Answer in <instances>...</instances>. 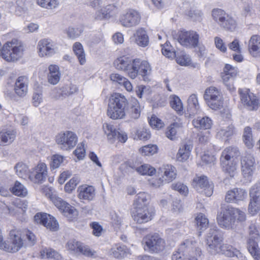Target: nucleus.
<instances>
[{
    "instance_id": "obj_1",
    "label": "nucleus",
    "mask_w": 260,
    "mask_h": 260,
    "mask_svg": "<svg viewBox=\"0 0 260 260\" xmlns=\"http://www.w3.org/2000/svg\"><path fill=\"white\" fill-rule=\"evenodd\" d=\"M127 105L128 101L124 95L120 93H114L109 100L107 115L113 120L125 118Z\"/></svg>"
},
{
    "instance_id": "obj_2",
    "label": "nucleus",
    "mask_w": 260,
    "mask_h": 260,
    "mask_svg": "<svg viewBox=\"0 0 260 260\" xmlns=\"http://www.w3.org/2000/svg\"><path fill=\"white\" fill-rule=\"evenodd\" d=\"M223 240V233L217 227L211 228L206 237L207 250L212 254L219 253Z\"/></svg>"
},
{
    "instance_id": "obj_3",
    "label": "nucleus",
    "mask_w": 260,
    "mask_h": 260,
    "mask_svg": "<svg viewBox=\"0 0 260 260\" xmlns=\"http://www.w3.org/2000/svg\"><path fill=\"white\" fill-rule=\"evenodd\" d=\"M220 212L217 215V220L219 226L225 229H234L235 216L233 215V207L222 205Z\"/></svg>"
},
{
    "instance_id": "obj_4",
    "label": "nucleus",
    "mask_w": 260,
    "mask_h": 260,
    "mask_svg": "<svg viewBox=\"0 0 260 260\" xmlns=\"http://www.w3.org/2000/svg\"><path fill=\"white\" fill-rule=\"evenodd\" d=\"M204 98L208 106L213 110H216L222 107V96L218 90L215 87L211 86L205 91Z\"/></svg>"
},
{
    "instance_id": "obj_5",
    "label": "nucleus",
    "mask_w": 260,
    "mask_h": 260,
    "mask_svg": "<svg viewBox=\"0 0 260 260\" xmlns=\"http://www.w3.org/2000/svg\"><path fill=\"white\" fill-rule=\"evenodd\" d=\"M77 141L76 135L71 131L60 133L56 136V142L60 148L63 150L73 149L76 146Z\"/></svg>"
},
{
    "instance_id": "obj_6",
    "label": "nucleus",
    "mask_w": 260,
    "mask_h": 260,
    "mask_svg": "<svg viewBox=\"0 0 260 260\" xmlns=\"http://www.w3.org/2000/svg\"><path fill=\"white\" fill-rule=\"evenodd\" d=\"M151 70V67L147 61L139 58L134 59L128 77L132 79H135L139 75L145 77L150 73Z\"/></svg>"
},
{
    "instance_id": "obj_7",
    "label": "nucleus",
    "mask_w": 260,
    "mask_h": 260,
    "mask_svg": "<svg viewBox=\"0 0 260 260\" xmlns=\"http://www.w3.org/2000/svg\"><path fill=\"white\" fill-rule=\"evenodd\" d=\"M177 37L178 42L184 47L192 48H196L198 45L199 35L196 31H180Z\"/></svg>"
},
{
    "instance_id": "obj_8",
    "label": "nucleus",
    "mask_w": 260,
    "mask_h": 260,
    "mask_svg": "<svg viewBox=\"0 0 260 260\" xmlns=\"http://www.w3.org/2000/svg\"><path fill=\"white\" fill-rule=\"evenodd\" d=\"M240 100L243 106L248 110H256L259 105L258 98L248 89H239Z\"/></svg>"
},
{
    "instance_id": "obj_9",
    "label": "nucleus",
    "mask_w": 260,
    "mask_h": 260,
    "mask_svg": "<svg viewBox=\"0 0 260 260\" xmlns=\"http://www.w3.org/2000/svg\"><path fill=\"white\" fill-rule=\"evenodd\" d=\"M249 196L248 212L251 215H255L260 210V182L256 183L251 187Z\"/></svg>"
},
{
    "instance_id": "obj_10",
    "label": "nucleus",
    "mask_w": 260,
    "mask_h": 260,
    "mask_svg": "<svg viewBox=\"0 0 260 260\" xmlns=\"http://www.w3.org/2000/svg\"><path fill=\"white\" fill-rule=\"evenodd\" d=\"M103 128L111 143H113L116 140L124 143L127 139L126 133L119 128L116 129L113 125L105 123L103 125Z\"/></svg>"
},
{
    "instance_id": "obj_11",
    "label": "nucleus",
    "mask_w": 260,
    "mask_h": 260,
    "mask_svg": "<svg viewBox=\"0 0 260 260\" xmlns=\"http://www.w3.org/2000/svg\"><path fill=\"white\" fill-rule=\"evenodd\" d=\"M143 241L151 252L158 253L162 251L165 247V242L158 234L146 236Z\"/></svg>"
},
{
    "instance_id": "obj_12",
    "label": "nucleus",
    "mask_w": 260,
    "mask_h": 260,
    "mask_svg": "<svg viewBox=\"0 0 260 260\" xmlns=\"http://www.w3.org/2000/svg\"><path fill=\"white\" fill-rule=\"evenodd\" d=\"M36 222L40 223L51 231H57L59 225L55 218L50 214L44 213H38L34 216Z\"/></svg>"
},
{
    "instance_id": "obj_13",
    "label": "nucleus",
    "mask_w": 260,
    "mask_h": 260,
    "mask_svg": "<svg viewBox=\"0 0 260 260\" xmlns=\"http://www.w3.org/2000/svg\"><path fill=\"white\" fill-rule=\"evenodd\" d=\"M36 222L40 223L51 231H57L59 225L55 218L50 214L44 213H38L34 216Z\"/></svg>"
},
{
    "instance_id": "obj_14",
    "label": "nucleus",
    "mask_w": 260,
    "mask_h": 260,
    "mask_svg": "<svg viewBox=\"0 0 260 260\" xmlns=\"http://www.w3.org/2000/svg\"><path fill=\"white\" fill-rule=\"evenodd\" d=\"M141 18V15L138 12L133 9H130L121 15L120 22L123 26L131 27L138 25Z\"/></svg>"
},
{
    "instance_id": "obj_15",
    "label": "nucleus",
    "mask_w": 260,
    "mask_h": 260,
    "mask_svg": "<svg viewBox=\"0 0 260 260\" xmlns=\"http://www.w3.org/2000/svg\"><path fill=\"white\" fill-rule=\"evenodd\" d=\"M67 246L69 249L75 253L82 254L84 255L90 257H96V252L91 250L88 246H85L82 243L72 239L68 241Z\"/></svg>"
},
{
    "instance_id": "obj_16",
    "label": "nucleus",
    "mask_w": 260,
    "mask_h": 260,
    "mask_svg": "<svg viewBox=\"0 0 260 260\" xmlns=\"http://www.w3.org/2000/svg\"><path fill=\"white\" fill-rule=\"evenodd\" d=\"M10 244L6 243L5 251L10 252H17L24 245L20 232L16 230H12L10 233Z\"/></svg>"
},
{
    "instance_id": "obj_17",
    "label": "nucleus",
    "mask_w": 260,
    "mask_h": 260,
    "mask_svg": "<svg viewBox=\"0 0 260 260\" xmlns=\"http://www.w3.org/2000/svg\"><path fill=\"white\" fill-rule=\"evenodd\" d=\"M133 213L134 220L138 223H143L151 220L154 214L152 208H134Z\"/></svg>"
},
{
    "instance_id": "obj_18",
    "label": "nucleus",
    "mask_w": 260,
    "mask_h": 260,
    "mask_svg": "<svg viewBox=\"0 0 260 260\" xmlns=\"http://www.w3.org/2000/svg\"><path fill=\"white\" fill-rule=\"evenodd\" d=\"M242 171L244 177H248L252 175L255 170V161L253 156L251 154H247L241 158Z\"/></svg>"
},
{
    "instance_id": "obj_19",
    "label": "nucleus",
    "mask_w": 260,
    "mask_h": 260,
    "mask_svg": "<svg viewBox=\"0 0 260 260\" xmlns=\"http://www.w3.org/2000/svg\"><path fill=\"white\" fill-rule=\"evenodd\" d=\"M53 203L59 211L67 217L71 218L77 215V210L61 198L54 199Z\"/></svg>"
},
{
    "instance_id": "obj_20",
    "label": "nucleus",
    "mask_w": 260,
    "mask_h": 260,
    "mask_svg": "<svg viewBox=\"0 0 260 260\" xmlns=\"http://www.w3.org/2000/svg\"><path fill=\"white\" fill-rule=\"evenodd\" d=\"M247 196L246 191L241 188H234L227 191L225 200L227 203H238L244 201Z\"/></svg>"
},
{
    "instance_id": "obj_21",
    "label": "nucleus",
    "mask_w": 260,
    "mask_h": 260,
    "mask_svg": "<svg viewBox=\"0 0 260 260\" xmlns=\"http://www.w3.org/2000/svg\"><path fill=\"white\" fill-rule=\"evenodd\" d=\"M196 188L197 190L205 194L207 197H210L213 191V185L212 182L210 183L207 177L203 176L198 178Z\"/></svg>"
},
{
    "instance_id": "obj_22",
    "label": "nucleus",
    "mask_w": 260,
    "mask_h": 260,
    "mask_svg": "<svg viewBox=\"0 0 260 260\" xmlns=\"http://www.w3.org/2000/svg\"><path fill=\"white\" fill-rule=\"evenodd\" d=\"M55 45L52 41L48 39L40 40L38 43L40 55L51 56L55 52Z\"/></svg>"
},
{
    "instance_id": "obj_23",
    "label": "nucleus",
    "mask_w": 260,
    "mask_h": 260,
    "mask_svg": "<svg viewBox=\"0 0 260 260\" xmlns=\"http://www.w3.org/2000/svg\"><path fill=\"white\" fill-rule=\"evenodd\" d=\"M192 241L185 240L182 243L178 250L174 252L172 256V260H185V254L192 248Z\"/></svg>"
},
{
    "instance_id": "obj_24",
    "label": "nucleus",
    "mask_w": 260,
    "mask_h": 260,
    "mask_svg": "<svg viewBox=\"0 0 260 260\" xmlns=\"http://www.w3.org/2000/svg\"><path fill=\"white\" fill-rule=\"evenodd\" d=\"M249 54L253 57H260V36L254 35L251 37L248 45Z\"/></svg>"
},
{
    "instance_id": "obj_25",
    "label": "nucleus",
    "mask_w": 260,
    "mask_h": 260,
    "mask_svg": "<svg viewBox=\"0 0 260 260\" xmlns=\"http://www.w3.org/2000/svg\"><path fill=\"white\" fill-rule=\"evenodd\" d=\"M80 199L91 201L95 197V188L93 186L86 184L80 186L77 190Z\"/></svg>"
},
{
    "instance_id": "obj_26",
    "label": "nucleus",
    "mask_w": 260,
    "mask_h": 260,
    "mask_svg": "<svg viewBox=\"0 0 260 260\" xmlns=\"http://www.w3.org/2000/svg\"><path fill=\"white\" fill-rule=\"evenodd\" d=\"M77 90V86L71 83L63 85L57 90L55 98L57 100H63L64 98L76 93Z\"/></svg>"
},
{
    "instance_id": "obj_27",
    "label": "nucleus",
    "mask_w": 260,
    "mask_h": 260,
    "mask_svg": "<svg viewBox=\"0 0 260 260\" xmlns=\"http://www.w3.org/2000/svg\"><path fill=\"white\" fill-rule=\"evenodd\" d=\"M133 62V59L123 56L117 58L114 61V64L117 70L125 72L128 76L129 71H131V66Z\"/></svg>"
},
{
    "instance_id": "obj_28",
    "label": "nucleus",
    "mask_w": 260,
    "mask_h": 260,
    "mask_svg": "<svg viewBox=\"0 0 260 260\" xmlns=\"http://www.w3.org/2000/svg\"><path fill=\"white\" fill-rule=\"evenodd\" d=\"M28 79L25 76L18 78L15 84V92L20 97H23L27 92Z\"/></svg>"
},
{
    "instance_id": "obj_29",
    "label": "nucleus",
    "mask_w": 260,
    "mask_h": 260,
    "mask_svg": "<svg viewBox=\"0 0 260 260\" xmlns=\"http://www.w3.org/2000/svg\"><path fill=\"white\" fill-rule=\"evenodd\" d=\"M140 107L138 101L134 99L130 103L128 102L126 107V115H128L130 117L137 119L140 115Z\"/></svg>"
},
{
    "instance_id": "obj_30",
    "label": "nucleus",
    "mask_w": 260,
    "mask_h": 260,
    "mask_svg": "<svg viewBox=\"0 0 260 260\" xmlns=\"http://www.w3.org/2000/svg\"><path fill=\"white\" fill-rule=\"evenodd\" d=\"M159 171L164 173L162 178L167 182L172 181L176 177V168L172 165H164Z\"/></svg>"
},
{
    "instance_id": "obj_31",
    "label": "nucleus",
    "mask_w": 260,
    "mask_h": 260,
    "mask_svg": "<svg viewBox=\"0 0 260 260\" xmlns=\"http://www.w3.org/2000/svg\"><path fill=\"white\" fill-rule=\"evenodd\" d=\"M135 41L139 46L145 47L149 44V38L145 29L142 28L138 29L134 35Z\"/></svg>"
},
{
    "instance_id": "obj_32",
    "label": "nucleus",
    "mask_w": 260,
    "mask_h": 260,
    "mask_svg": "<svg viewBox=\"0 0 260 260\" xmlns=\"http://www.w3.org/2000/svg\"><path fill=\"white\" fill-rule=\"evenodd\" d=\"M149 199L150 196L147 193L145 192H139L135 197L133 203L134 207L149 208L148 206Z\"/></svg>"
},
{
    "instance_id": "obj_33",
    "label": "nucleus",
    "mask_w": 260,
    "mask_h": 260,
    "mask_svg": "<svg viewBox=\"0 0 260 260\" xmlns=\"http://www.w3.org/2000/svg\"><path fill=\"white\" fill-rule=\"evenodd\" d=\"M220 162L223 171L230 177H233L236 171V164L234 161L220 158Z\"/></svg>"
},
{
    "instance_id": "obj_34",
    "label": "nucleus",
    "mask_w": 260,
    "mask_h": 260,
    "mask_svg": "<svg viewBox=\"0 0 260 260\" xmlns=\"http://www.w3.org/2000/svg\"><path fill=\"white\" fill-rule=\"evenodd\" d=\"M240 155V152L238 147L236 146H230L225 148L221 155L220 158L234 161Z\"/></svg>"
},
{
    "instance_id": "obj_35",
    "label": "nucleus",
    "mask_w": 260,
    "mask_h": 260,
    "mask_svg": "<svg viewBox=\"0 0 260 260\" xmlns=\"http://www.w3.org/2000/svg\"><path fill=\"white\" fill-rule=\"evenodd\" d=\"M128 253V249L123 245H115L110 250V254L117 259L124 257Z\"/></svg>"
},
{
    "instance_id": "obj_36",
    "label": "nucleus",
    "mask_w": 260,
    "mask_h": 260,
    "mask_svg": "<svg viewBox=\"0 0 260 260\" xmlns=\"http://www.w3.org/2000/svg\"><path fill=\"white\" fill-rule=\"evenodd\" d=\"M49 73L48 75L49 83L53 85L56 84L60 80V73L59 67L56 65H50L49 67Z\"/></svg>"
},
{
    "instance_id": "obj_37",
    "label": "nucleus",
    "mask_w": 260,
    "mask_h": 260,
    "mask_svg": "<svg viewBox=\"0 0 260 260\" xmlns=\"http://www.w3.org/2000/svg\"><path fill=\"white\" fill-rule=\"evenodd\" d=\"M192 124L196 128L206 129L211 128L212 121L210 118L207 116L198 117L192 120Z\"/></svg>"
},
{
    "instance_id": "obj_38",
    "label": "nucleus",
    "mask_w": 260,
    "mask_h": 260,
    "mask_svg": "<svg viewBox=\"0 0 260 260\" xmlns=\"http://www.w3.org/2000/svg\"><path fill=\"white\" fill-rule=\"evenodd\" d=\"M192 146L191 144H184L182 145L177 154V159L179 161L186 160L190 154Z\"/></svg>"
},
{
    "instance_id": "obj_39",
    "label": "nucleus",
    "mask_w": 260,
    "mask_h": 260,
    "mask_svg": "<svg viewBox=\"0 0 260 260\" xmlns=\"http://www.w3.org/2000/svg\"><path fill=\"white\" fill-rule=\"evenodd\" d=\"M235 134L234 126L232 124L221 128L217 133V137L224 142L228 141Z\"/></svg>"
},
{
    "instance_id": "obj_40",
    "label": "nucleus",
    "mask_w": 260,
    "mask_h": 260,
    "mask_svg": "<svg viewBox=\"0 0 260 260\" xmlns=\"http://www.w3.org/2000/svg\"><path fill=\"white\" fill-rule=\"evenodd\" d=\"M16 132L13 130H3L0 132V145L11 143L15 139Z\"/></svg>"
},
{
    "instance_id": "obj_41",
    "label": "nucleus",
    "mask_w": 260,
    "mask_h": 260,
    "mask_svg": "<svg viewBox=\"0 0 260 260\" xmlns=\"http://www.w3.org/2000/svg\"><path fill=\"white\" fill-rule=\"evenodd\" d=\"M259 240L253 239H247V250L253 257L260 254V249L258 245Z\"/></svg>"
},
{
    "instance_id": "obj_42",
    "label": "nucleus",
    "mask_w": 260,
    "mask_h": 260,
    "mask_svg": "<svg viewBox=\"0 0 260 260\" xmlns=\"http://www.w3.org/2000/svg\"><path fill=\"white\" fill-rule=\"evenodd\" d=\"M199 108V105L197 95L192 94L187 100V111L189 112V115L195 114Z\"/></svg>"
},
{
    "instance_id": "obj_43",
    "label": "nucleus",
    "mask_w": 260,
    "mask_h": 260,
    "mask_svg": "<svg viewBox=\"0 0 260 260\" xmlns=\"http://www.w3.org/2000/svg\"><path fill=\"white\" fill-rule=\"evenodd\" d=\"M223 29L226 30L233 31L236 28V24L234 19L228 14L218 24Z\"/></svg>"
},
{
    "instance_id": "obj_44",
    "label": "nucleus",
    "mask_w": 260,
    "mask_h": 260,
    "mask_svg": "<svg viewBox=\"0 0 260 260\" xmlns=\"http://www.w3.org/2000/svg\"><path fill=\"white\" fill-rule=\"evenodd\" d=\"M181 127L182 125L181 123L178 122L172 123L167 128L166 133V137L171 140H176L177 138V133Z\"/></svg>"
},
{
    "instance_id": "obj_45",
    "label": "nucleus",
    "mask_w": 260,
    "mask_h": 260,
    "mask_svg": "<svg viewBox=\"0 0 260 260\" xmlns=\"http://www.w3.org/2000/svg\"><path fill=\"white\" fill-rule=\"evenodd\" d=\"M73 51L77 56L81 64H83L86 62L85 54L83 50L82 44L76 42L73 45Z\"/></svg>"
},
{
    "instance_id": "obj_46",
    "label": "nucleus",
    "mask_w": 260,
    "mask_h": 260,
    "mask_svg": "<svg viewBox=\"0 0 260 260\" xmlns=\"http://www.w3.org/2000/svg\"><path fill=\"white\" fill-rule=\"evenodd\" d=\"M195 222L198 230L200 231V233L206 229L208 226V219L203 213L198 214L195 218Z\"/></svg>"
},
{
    "instance_id": "obj_47",
    "label": "nucleus",
    "mask_w": 260,
    "mask_h": 260,
    "mask_svg": "<svg viewBox=\"0 0 260 260\" xmlns=\"http://www.w3.org/2000/svg\"><path fill=\"white\" fill-rule=\"evenodd\" d=\"M11 192L15 196L20 197H25L27 191L26 188L18 181H16L13 187H11Z\"/></svg>"
},
{
    "instance_id": "obj_48",
    "label": "nucleus",
    "mask_w": 260,
    "mask_h": 260,
    "mask_svg": "<svg viewBox=\"0 0 260 260\" xmlns=\"http://www.w3.org/2000/svg\"><path fill=\"white\" fill-rule=\"evenodd\" d=\"M243 141L247 147L251 148L253 146V140L252 135L251 128L249 127H246L244 129L243 135Z\"/></svg>"
},
{
    "instance_id": "obj_49",
    "label": "nucleus",
    "mask_w": 260,
    "mask_h": 260,
    "mask_svg": "<svg viewBox=\"0 0 260 260\" xmlns=\"http://www.w3.org/2000/svg\"><path fill=\"white\" fill-rule=\"evenodd\" d=\"M136 93L140 99L144 98L145 100H147L151 93V90L149 86L140 85L137 87Z\"/></svg>"
},
{
    "instance_id": "obj_50",
    "label": "nucleus",
    "mask_w": 260,
    "mask_h": 260,
    "mask_svg": "<svg viewBox=\"0 0 260 260\" xmlns=\"http://www.w3.org/2000/svg\"><path fill=\"white\" fill-rule=\"evenodd\" d=\"M17 175L21 178H25L28 174V169L26 165L22 162H18L15 166Z\"/></svg>"
},
{
    "instance_id": "obj_51",
    "label": "nucleus",
    "mask_w": 260,
    "mask_h": 260,
    "mask_svg": "<svg viewBox=\"0 0 260 260\" xmlns=\"http://www.w3.org/2000/svg\"><path fill=\"white\" fill-rule=\"evenodd\" d=\"M164 55L169 58H174L176 57V52L171 45L170 42H167L161 49Z\"/></svg>"
},
{
    "instance_id": "obj_52",
    "label": "nucleus",
    "mask_w": 260,
    "mask_h": 260,
    "mask_svg": "<svg viewBox=\"0 0 260 260\" xmlns=\"http://www.w3.org/2000/svg\"><path fill=\"white\" fill-rule=\"evenodd\" d=\"M47 173L30 172L29 175V178L36 183H42L46 178Z\"/></svg>"
},
{
    "instance_id": "obj_53",
    "label": "nucleus",
    "mask_w": 260,
    "mask_h": 260,
    "mask_svg": "<svg viewBox=\"0 0 260 260\" xmlns=\"http://www.w3.org/2000/svg\"><path fill=\"white\" fill-rule=\"evenodd\" d=\"M137 172L143 175H149L152 176L156 172L155 169L151 167L150 165L147 164H144L139 166V168L137 169Z\"/></svg>"
},
{
    "instance_id": "obj_54",
    "label": "nucleus",
    "mask_w": 260,
    "mask_h": 260,
    "mask_svg": "<svg viewBox=\"0 0 260 260\" xmlns=\"http://www.w3.org/2000/svg\"><path fill=\"white\" fill-rule=\"evenodd\" d=\"M170 105L171 107L177 112H181L183 110V105L181 100L176 95L171 97Z\"/></svg>"
},
{
    "instance_id": "obj_55",
    "label": "nucleus",
    "mask_w": 260,
    "mask_h": 260,
    "mask_svg": "<svg viewBox=\"0 0 260 260\" xmlns=\"http://www.w3.org/2000/svg\"><path fill=\"white\" fill-rule=\"evenodd\" d=\"M140 152L144 155H152L157 151V147L155 145H148L141 147Z\"/></svg>"
},
{
    "instance_id": "obj_56",
    "label": "nucleus",
    "mask_w": 260,
    "mask_h": 260,
    "mask_svg": "<svg viewBox=\"0 0 260 260\" xmlns=\"http://www.w3.org/2000/svg\"><path fill=\"white\" fill-rule=\"evenodd\" d=\"M227 14L220 9H214L212 11V16L215 21L218 24L225 17Z\"/></svg>"
},
{
    "instance_id": "obj_57",
    "label": "nucleus",
    "mask_w": 260,
    "mask_h": 260,
    "mask_svg": "<svg viewBox=\"0 0 260 260\" xmlns=\"http://www.w3.org/2000/svg\"><path fill=\"white\" fill-rule=\"evenodd\" d=\"M237 250V249L234 248L231 245L223 244L221 247V251L220 252L228 257H233L235 256V251Z\"/></svg>"
},
{
    "instance_id": "obj_58",
    "label": "nucleus",
    "mask_w": 260,
    "mask_h": 260,
    "mask_svg": "<svg viewBox=\"0 0 260 260\" xmlns=\"http://www.w3.org/2000/svg\"><path fill=\"white\" fill-rule=\"evenodd\" d=\"M248 239H260V235L255 223H251L248 226Z\"/></svg>"
},
{
    "instance_id": "obj_59",
    "label": "nucleus",
    "mask_w": 260,
    "mask_h": 260,
    "mask_svg": "<svg viewBox=\"0 0 260 260\" xmlns=\"http://www.w3.org/2000/svg\"><path fill=\"white\" fill-rule=\"evenodd\" d=\"M83 32V29L81 27L75 28L73 27H69L67 30V34L68 37L71 39H75L80 36Z\"/></svg>"
},
{
    "instance_id": "obj_60",
    "label": "nucleus",
    "mask_w": 260,
    "mask_h": 260,
    "mask_svg": "<svg viewBox=\"0 0 260 260\" xmlns=\"http://www.w3.org/2000/svg\"><path fill=\"white\" fill-rule=\"evenodd\" d=\"M37 3L42 7L46 9L54 8L58 5L56 0H37Z\"/></svg>"
},
{
    "instance_id": "obj_61",
    "label": "nucleus",
    "mask_w": 260,
    "mask_h": 260,
    "mask_svg": "<svg viewBox=\"0 0 260 260\" xmlns=\"http://www.w3.org/2000/svg\"><path fill=\"white\" fill-rule=\"evenodd\" d=\"M187 15L193 21H200L203 13L200 10L192 9L188 12Z\"/></svg>"
},
{
    "instance_id": "obj_62",
    "label": "nucleus",
    "mask_w": 260,
    "mask_h": 260,
    "mask_svg": "<svg viewBox=\"0 0 260 260\" xmlns=\"http://www.w3.org/2000/svg\"><path fill=\"white\" fill-rule=\"evenodd\" d=\"M136 136L139 140L146 141L150 138L151 135L149 131L143 128L137 131Z\"/></svg>"
},
{
    "instance_id": "obj_63",
    "label": "nucleus",
    "mask_w": 260,
    "mask_h": 260,
    "mask_svg": "<svg viewBox=\"0 0 260 260\" xmlns=\"http://www.w3.org/2000/svg\"><path fill=\"white\" fill-rule=\"evenodd\" d=\"M79 180L77 177H73L64 186L66 191L70 192L75 189V187L78 184Z\"/></svg>"
},
{
    "instance_id": "obj_64",
    "label": "nucleus",
    "mask_w": 260,
    "mask_h": 260,
    "mask_svg": "<svg viewBox=\"0 0 260 260\" xmlns=\"http://www.w3.org/2000/svg\"><path fill=\"white\" fill-rule=\"evenodd\" d=\"M64 157L59 155H54L52 156V161L50 163L51 168L56 169L58 168L63 161Z\"/></svg>"
}]
</instances>
